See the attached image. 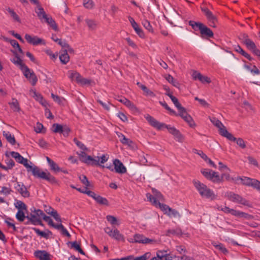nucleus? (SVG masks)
Returning <instances> with one entry per match:
<instances>
[{"label": "nucleus", "instance_id": "obj_45", "mask_svg": "<svg viewBox=\"0 0 260 260\" xmlns=\"http://www.w3.org/2000/svg\"><path fill=\"white\" fill-rule=\"evenodd\" d=\"M63 126L58 123H54L52 126V131L55 133H61Z\"/></svg>", "mask_w": 260, "mask_h": 260}, {"label": "nucleus", "instance_id": "obj_60", "mask_svg": "<svg viewBox=\"0 0 260 260\" xmlns=\"http://www.w3.org/2000/svg\"><path fill=\"white\" fill-rule=\"evenodd\" d=\"M194 100L198 101L200 104L203 107H207L209 105L208 103L204 99H201L198 97H195Z\"/></svg>", "mask_w": 260, "mask_h": 260}, {"label": "nucleus", "instance_id": "obj_36", "mask_svg": "<svg viewBox=\"0 0 260 260\" xmlns=\"http://www.w3.org/2000/svg\"><path fill=\"white\" fill-rule=\"evenodd\" d=\"M108 156L107 154H103L101 156H95L93 158L99 160V164H91V166H101L102 164L106 162L108 159Z\"/></svg>", "mask_w": 260, "mask_h": 260}, {"label": "nucleus", "instance_id": "obj_23", "mask_svg": "<svg viewBox=\"0 0 260 260\" xmlns=\"http://www.w3.org/2000/svg\"><path fill=\"white\" fill-rule=\"evenodd\" d=\"M240 181V183L242 184L243 185L248 186H252L254 187L255 181H256V179H252L249 177H237L235 181Z\"/></svg>", "mask_w": 260, "mask_h": 260}, {"label": "nucleus", "instance_id": "obj_7", "mask_svg": "<svg viewBox=\"0 0 260 260\" xmlns=\"http://www.w3.org/2000/svg\"><path fill=\"white\" fill-rule=\"evenodd\" d=\"M68 76L72 81H75L82 86L89 85L92 82L91 80L83 78L79 73L75 71H69Z\"/></svg>", "mask_w": 260, "mask_h": 260}, {"label": "nucleus", "instance_id": "obj_35", "mask_svg": "<svg viewBox=\"0 0 260 260\" xmlns=\"http://www.w3.org/2000/svg\"><path fill=\"white\" fill-rule=\"evenodd\" d=\"M12 62L15 64L17 65L19 69L22 70V69L25 67L26 66L23 62L22 60L18 56L14 57L12 60Z\"/></svg>", "mask_w": 260, "mask_h": 260}, {"label": "nucleus", "instance_id": "obj_57", "mask_svg": "<svg viewBox=\"0 0 260 260\" xmlns=\"http://www.w3.org/2000/svg\"><path fill=\"white\" fill-rule=\"evenodd\" d=\"M83 5L87 9H91L93 6L92 0H83Z\"/></svg>", "mask_w": 260, "mask_h": 260}, {"label": "nucleus", "instance_id": "obj_40", "mask_svg": "<svg viewBox=\"0 0 260 260\" xmlns=\"http://www.w3.org/2000/svg\"><path fill=\"white\" fill-rule=\"evenodd\" d=\"M12 192V190L10 187L2 186L1 187V189L0 190V194H3L5 197H7Z\"/></svg>", "mask_w": 260, "mask_h": 260}, {"label": "nucleus", "instance_id": "obj_39", "mask_svg": "<svg viewBox=\"0 0 260 260\" xmlns=\"http://www.w3.org/2000/svg\"><path fill=\"white\" fill-rule=\"evenodd\" d=\"M11 108L15 112L20 110L18 102L16 99H13L12 102L9 103Z\"/></svg>", "mask_w": 260, "mask_h": 260}, {"label": "nucleus", "instance_id": "obj_55", "mask_svg": "<svg viewBox=\"0 0 260 260\" xmlns=\"http://www.w3.org/2000/svg\"><path fill=\"white\" fill-rule=\"evenodd\" d=\"M235 140H231L232 141H236L237 144L241 148L244 149L246 147V144L244 141L241 138L237 139L235 137Z\"/></svg>", "mask_w": 260, "mask_h": 260}, {"label": "nucleus", "instance_id": "obj_38", "mask_svg": "<svg viewBox=\"0 0 260 260\" xmlns=\"http://www.w3.org/2000/svg\"><path fill=\"white\" fill-rule=\"evenodd\" d=\"M29 94L32 97H34L37 101L41 103L42 104H43L42 102L43 97L42 96V95L40 94L37 93L35 90L31 89L29 91Z\"/></svg>", "mask_w": 260, "mask_h": 260}, {"label": "nucleus", "instance_id": "obj_43", "mask_svg": "<svg viewBox=\"0 0 260 260\" xmlns=\"http://www.w3.org/2000/svg\"><path fill=\"white\" fill-rule=\"evenodd\" d=\"M71 247L74 248L75 250L78 251L81 254L85 255V253L81 248L80 244H78L76 241H74L71 243Z\"/></svg>", "mask_w": 260, "mask_h": 260}, {"label": "nucleus", "instance_id": "obj_33", "mask_svg": "<svg viewBox=\"0 0 260 260\" xmlns=\"http://www.w3.org/2000/svg\"><path fill=\"white\" fill-rule=\"evenodd\" d=\"M46 159L52 171L57 172L61 171L60 168L54 161L48 157H46Z\"/></svg>", "mask_w": 260, "mask_h": 260}, {"label": "nucleus", "instance_id": "obj_21", "mask_svg": "<svg viewBox=\"0 0 260 260\" xmlns=\"http://www.w3.org/2000/svg\"><path fill=\"white\" fill-rule=\"evenodd\" d=\"M191 77L193 80H199L203 84L210 83L211 82L210 78L206 76L203 75L200 72L196 71H193Z\"/></svg>", "mask_w": 260, "mask_h": 260}, {"label": "nucleus", "instance_id": "obj_22", "mask_svg": "<svg viewBox=\"0 0 260 260\" xmlns=\"http://www.w3.org/2000/svg\"><path fill=\"white\" fill-rule=\"evenodd\" d=\"M44 211L48 214L50 215L57 222L61 221V218L55 209L49 206L44 205Z\"/></svg>", "mask_w": 260, "mask_h": 260}, {"label": "nucleus", "instance_id": "obj_4", "mask_svg": "<svg viewBox=\"0 0 260 260\" xmlns=\"http://www.w3.org/2000/svg\"><path fill=\"white\" fill-rule=\"evenodd\" d=\"M26 169L28 172H31L32 175L36 177L43 179L50 182H54L55 180V178L49 172L42 171L36 166L29 165Z\"/></svg>", "mask_w": 260, "mask_h": 260}, {"label": "nucleus", "instance_id": "obj_5", "mask_svg": "<svg viewBox=\"0 0 260 260\" xmlns=\"http://www.w3.org/2000/svg\"><path fill=\"white\" fill-rule=\"evenodd\" d=\"M38 17L42 22H46L55 31L57 30V25L52 18L47 15L44 9L41 7H38L36 10Z\"/></svg>", "mask_w": 260, "mask_h": 260}, {"label": "nucleus", "instance_id": "obj_53", "mask_svg": "<svg viewBox=\"0 0 260 260\" xmlns=\"http://www.w3.org/2000/svg\"><path fill=\"white\" fill-rule=\"evenodd\" d=\"M5 222L6 223L7 226L11 228L13 230V232H15L17 230V229L15 226V225L12 220L10 218H8L5 220Z\"/></svg>", "mask_w": 260, "mask_h": 260}, {"label": "nucleus", "instance_id": "obj_62", "mask_svg": "<svg viewBox=\"0 0 260 260\" xmlns=\"http://www.w3.org/2000/svg\"><path fill=\"white\" fill-rule=\"evenodd\" d=\"M247 159H248L250 164L252 165L255 167H258V162L254 158H253L251 156H248L247 157Z\"/></svg>", "mask_w": 260, "mask_h": 260}, {"label": "nucleus", "instance_id": "obj_6", "mask_svg": "<svg viewBox=\"0 0 260 260\" xmlns=\"http://www.w3.org/2000/svg\"><path fill=\"white\" fill-rule=\"evenodd\" d=\"M211 122L218 128L220 135L229 140H235V137L233 135L229 133L224 125L222 122L215 117H212L210 118Z\"/></svg>", "mask_w": 260, "mask_h": 260}, {"label": "nucleus", "instance_id": "obj_48", "mask_svg": "<svg viewBox=\"0 0 260 260\" xmlns=\"http://www.w3.org/2000/svg\"><path fill=\"white\" fill-rule=\"evenodd\" d=\"M86 23L88 28L91 30H93L96 28V23L95 22L91 19H87L85 20Z\"/></svg>", "mask_w": 260, "mask_h": 260}, {"label": "nucleus", "instance_id": "obj_12", "mask_svg": "<svg viewBox=\"0 0 260 260\" xmlns=\"http://www.w3.org/2000/svg\"><path fill=\"white\" fill-rule=\"evenodd\" d=\"M226 197L230 201L233 202L244 206H249V202L238 194H236L233 192H229L227 193Z\"/></svg>", "mask_w": 260, "mask_h": 260}, {"label": "nucleus", "instance_id": "obj_30", "mask_svg": "<svg viewBox=\"0 0 260 260\" xmlns=\"http://www.w3.org/2000/svg\"><path fill=\"white\" fill-rule=\"evenodd\" d=\"M167 95L171 99L175 107L177 108L179 112L184 109L179 103L177 98L173 96L172 93H167Z\"/></svg>", "mask_w": 260, "mask_h": 260}, {"label": "nucleus", "instance_id": "obj_58", "mask_svg": "<svg viewBox=\"0 0 260 260\" xmlns=\"http://www.w3.org/2000/svg\"><path fill=\"white\" fill-rule=\"evenodd\" d=\"M80 180L81 182L86 186L85 187H87V186H89V182L88 181L87 177L85 175H81L79 177Z\"/></svg>", "mask_w": 260, "mask_h": 260}, {"label": "nucleus", "instance_id": "obj_42", "mask_svg": "<svg viewBox=\"0 0 260 260\" xmlns=\"http://www.w3.org/2000/svg\"><path fill=\"white\" fill-rule=\"evenodd\" d=\"M6 10L9 13L11 16L13 18V19L17 22H20V19L18 16V15L14 11L13 9L10 8V7H8L6 9Z\"/></svg>", "mask_w": 260, "mask_h": 260}, {"label": "nucleus", "instance_id": "obj_31", "mask_svg": "<svg viewBox=\"0 0 260 260\" xmlns=\"http://www.w3.org/2000/svg\"><path fill=\"white\" fill-rule=\"evenodd\" d=\"M52 39L54 41L57 42L59 45H60L63 48L68 49L69 51L70 50L72 51V49L70 47L69 45L66 41H62L61 39L57 38L55 35L52 36Z\"/></svg>", "mask_w": 260, "mask_h": 260}, {"label": "nucleus", "instance_id": "obj_26", "mask_svg": "<svg viewBox=\"0 0 260 260\" xmlns=\"http://www.w3.org/2000/svg\"><path fill=\"white\" fill-rule=\"evenodd\" d=\"M118 101L124 104L133 112H138L139 110L136 106L134 105V104L125 98H121L120 99H118Z\"/></svg>", "mask_w": 260, "mask_h": 260}, {"label": "nucleus", "instance_id": "obj_25", "mask_svg": "<svg viewBox=\"0 0 260 260\" xmlns=\"http://www.w3.org/2000/svg\"><path fill=\"white\" fill-rule=\"evenodd\" d=\"M14 187L23 197L27 198L29 196V192L22 183L17 182Z\"/></svg>", "mask_w": 260, "mask_h": 260}, {"label": "nucleus", "instance_id": "obj_28", "mask_svg": "<svg viewBox=\"0 0 260 260\" xmlns=\"http://www.w3.org/2000/svg\"><path fill=\"white\" fill-rule=\"evenodd\" d=\"M231 214L236 217L243 218L246 219H251L253 218V216L251 215L239 210H236L233 209H232Z\"/></svg>", "mask_w": 260, "mask_h": 260}, {"label": "nucleus", "instance_id": "obj_15", "mask_svg": "<svg viewBox=\"0 0 260 260\" xmlns=\"http://www.w3.org/2000/svg\"><path fill=\"white\" fill-rule=\"evenodd\" d=\"M79 156L80 160L86 164L88 165H91V164H99V161L96 159L93 158L91 156L87 155L84 151H81L80 153H77Z\"/></svg>", "mask_w": 260, "mask_h": 260}, {"label": "nucleus", "instance_id": "obj_47", "mask_svg": "<svg viewBox=\"0 0 260 260\" xmlns=\"http://www.w3.org/2000/svg\"><path fill=\"white\" fill-rule=\"evenodd\" d=\"M16 160L18 162L23 165L26 168H27L29 165L28 162V159L24 158L21 155L18 157V158H17V159H16Z\"/></svg>", "mask_w": 260, "mask_h": 260}, {"label": "nucleus", "instance_id": "obj_63", "mask_svg": "<svg viewBox=\"0 0 260 260\" xmlns=\"http://www.w3.org/2000/svg\"><path fill=\"white\" fill-rule=\"evenodd\" d=\"M42 219H43L45 221L47 222L50 226L53 224V221L52 219L49 216H46L44 213V215L42 216Z\"/></svg>", "mask_w": 260, "mask_h": 260}, {"label": "nucleus", "instance_id": "obj_50", "mask_svg": "<svg viewBox=\"0 0 260 260\" xmlns=\"http://www.w3.org/2000/svg\"><path fill=\"white\" fill-rule=\"evenodd\" d=\"M106 219L112 225H119V223L117 222L116 218L112 215H107Z\"/></svg>", "mask_w": 260, "mask_h": 260}, {"label": "nucleus", "instance_id": "obj_52", "mask_svg": "<svg viewBox=\"0 0 260 260\" xmlns=\"http://www.w3.org/2000/svg\"><path fill=\"white\" fill-rule=\"evenodd\" d=\"M150 256L151 253L150 252H146L141 256L136 257H133V260H147L150 257Z\"/></svg>", "mask_w": 260, "mask_h": 260}, {"label": "nucleus", "instance_id": "obj_2", "mask_svg": "<svg viewBox=\"0 0 260 260\" xmlns=\"http://www.w3.org/2000/svg\"><path fill=\"white\" fill-rule=\"evenodd\" d=\"M192 183L196 189L202 197L213 200L216 198L214 191L209 188L206 185L198 180H193Z\"/></svg>", "mask_w": 260, "mask_h": 260}, {"label": "nucleus", "instance_id": "obj_41", "mask_svg": "<svg viewBox=\"0 0 260 260\" xmlns=\"http://www.w3.org/2000/svg\"><path fill=\"white\" fill-rule=\"evenodd\" d=\"M4 39L7 41H9L11 45L14 48H17L18 49V51L20 52V53H22V49H21L18 43L15 40H9L7 38H4Z\"/></svg>", "mask_w": 260, "mask_h": 260}, {"label": "nucleus", "instance_id": "obj_54", "mask_svg": "<svg viewBox=\"0 0 260 260\" xmlns=\"http://www.w3.org/2000/svg\"><path fill=\"white\" fill-rule=\"evenodd\" d=\"M16 218L20 221H23L25 218L23 210H19L16 215Z\"/></svg>", "mask_w": 260, "mask_h": 260}, {"label": "nucleus", "instance_id": "obj_27", "mask_svg": "<svg viewBox=\"0 0 260 260\" xmlns=\"http://www.w3.org/2000/svg\"><path fill=\"white\" fill-rule=\"evenodd\" d=\"M114 170L115 172L119 174H124L126 172V168L123 164L118 159H115L113 161Z\"/></svg>", "mask_w": 260, "mask_h": 260}, {"label": "nucleus", "instance_id": "obj_56", "mask_svg": "<svg viewBox=\"0 0 260 260\" xmlns=\"http://www.w3.org/2000/svg\"><path fill=\"white\" fill-rule=\"evenodd\" d=\"M74 142L77 145V146L82 150H87V147L84 145V144H83L81 142L78 140L76 138L74 139Z\"/></svg>", "mask_w": 260, "mask_h": 260}, {"label": "nucleus", "instance_id": "obj_17", "mask_svg": "<svg viewBox=\"0 0 260 260\" xmlns=\"http://www.w3.org/2000/svg\"><path fill=\"white\" fill-rule=\"evenodd\" d=\"M152 191L154 196L152 195L150 193H148L146 194V197L147 200L156 207V205L154 203V200H155L157 202H159V201H162L163 200L162 195L156 189H153Z\"/></svg>", "mask_w": 260, "mask_h": 260}, {"label": "nucleus", "instance_id": "obj_32", "mask_svg": "<svg viewBox=\"0 0 260 260\" xmlns=\"http://www.w3.org/2000/svg\"><path fill=\"white\" fill-rule=\"evenodd\" d=\"M3 134L9 143L13 145L15 144L16 140L15 137L14 135H12L9 132L3 131Z\"/></svg>", "mask_w": 260, "mask_h": 260}, {"label": "nucleus", "instance_id": "obj_13", "mask_svg": "<svg viewBox=\"0 0 260 260\" xmlns=\"http://www.w3.org/2000/svg\"><path fill=\"white\" fill-rule=\"evenodd\" d=\"M23 74L33 86L35 85L38 81V78L34 71L29 69L28 67H23L21 70Z\"/></svg>", "mask_w": 260, "mask_h": 260}, {"label": "nucleus", "instance_id": "obj_14", "mask_svg": "<svg viewBox=\"0 0 260 260\" xmlns=\"http://www.w3.org/2000/svg\"><path fill=\"white\" fill-rule=\"evenodd\" d=\"M104 231L111 238L116 240L123 241L124 239L123 236L120 234V232L117 229H111L109 227H106L104 229Z\"/></svg>", "mask_w": 260, "mask_h": 260}, {"label": "nucleus", "instance_id": "obj_3", "mask_svg": "<svg viewBox=\"0 0 260 260\" xmlns=\"http://www.w3.org/2000/svg\"><path fill=\"white\" fill-rule=\"evenodd\" d=\"M189 25L195 31L200 30L201 37L202 38L208 39L212 38L214 34L213 31L206 25L200 22L189 21Z\"/></svg>", "mask_w": 260, "mask_h": 260}, {"label": "nucleus", "instance_id": "obj_19", "mask_svg": "<svg viewBox=\"0 0 260 260\" xmlns=\"http://www.w3.org/2000/svg\"><path fill=\"white\" fill-rule=\"evenodd\" d=\"M202 10L210 23V25L214 27H215V23L217 22L216 17L208 8H202Z\"/></svg>", "mask_w": 260, "mask_h": 260}, {"label": "nucleus", "instance_id": "obj_1", "mask_svg": "<svg viewBox=\"0 0 260 260\" xmlns=\"http://www.w3.org/2000/svg\"><path fill=\"white\" fill-rule=\"evenodd\" d=\"M145 118L152 126L154 127L157 129L162 130L164 128H166L168 129V132L170 134L176 137L177 138H179L181 137V135L180 134L179 131L177 130L175 127L171 126L170 125H167L164 123H161L148 114L146 115L145 116Z\"/></svg>", "mask_w": 260, "mask_h": 260}, {"label": "nucleus", "instance_id": "obj_37", "mask_svg": "<svg viewBox=\"0 0 260 260\" xmlns=\"http://www.w3.org/2000/svg\"><path fill=\"white\" fill-rule=\"evenodd\" d=\"M32 229L38 235L46 239L49 237V235L51 234V232L49 231H47V232L41 231L39 229L36 228H33Z\"/></svg>", "mask_w": 260, "mask_h": 260}, {"label": "nucleus", "instance_id": "obj_8", "mask_svg": "<svg viewBox=\"0 0 260 260\" xmlns=\"http://www.w3.org/2000/svg\"><path fill=\"white\" fill-rule=\"evenodd\" d=\"M30 213L27 218L34 224H41L42 216L44 212L40 209H36L32 207L30 209Z\"/></svg>", "mask_w": 260, "mask_h": 260}, {"label": "nucleus", "instance_id": "obj_10", "mask_svg": "<svg viewBox=\"0 0 260 260\" xmlns=\"http://www.w3.org/2000/svg\"><path fill=\"white\" fill-rule=\"evenodd\" d=\"M201 172L206 179L214 183H219L221 182V179L217 172L209 169H202Z\"/></svg>", "mask_w": 260, "mask_h": 260}, {"label": "nucleus", "instance_id": "obj_61", "mask_svg": "<svg viewBox=\"0 0 260 260\" xmlns=\"http://www.w3.org/2000/svg\"><path fill=\"white\" fill-rule=\"evenodd\" d=\"M98 102L102 106V107L106 110L109 111L110 110V103L108 102L105 103L103 102L101 100H98Z\"/></svg>", "mask_w": 260, "mask_h": 260}, {"label": "nucleus", "instance_id": "obj_20", "mask_svg": "<svg viewBox=\"0 0 260 260\" xmlns=\"http://www.w3.org/2000/svg\"><path fill=\"white\" fill-rule=\"evenodd\" d=\"M243 42L246 45V47L254 54L257 52V51L259 50V49L256 47L254 42L252 40L250 39L247 35L244 37Z\"/></svg>", "mask_w": 260, "mask_h": 260}, {"label": "nucleus", "instance_id": "obj_24", "mask_svg": "<svg viewBox=\"0 0 260 260\" xmlns=\"http://www.w3.org/2000/svg\"><path fill=\"white\" fill-rule=\"evenodd\" d=\"M34 255L39 260H51V255L45 250H38L34 252Z\"/></svg>", "mask_w": 260, "mask_h": 260}, {"label": "nucleus", "instance_id": "obj_44", "mask_svg": "<svg viewBox=\"0 0 260 260\" xmlns=\"http://www.w3.org/2000/svg\"><path fill=\"white\" fill-rule=\"evenodd\" d=\"M142 24L143 26L148 30L149 32H153V29L150 23L147 19H144L142 21Z\"/></svg>", "mask_w": 260, "mask_h": 260}, {"label": "nucleus", "instance_id": "obj_11", "mask_svg": "<svg viewBox=\"0 0 260 260\" xmlns=\"http://www.w3.org/2000/svg\"><path fill=\"white\" fill-rule=\"evenodd\" d=\"M128 241L131 243H138L143 244L152 243L154 242V240L148 238L143 235L140 234H135L132 238H128Z\"/></svg>", "mask_w": 260, "mask_h": 260}, {"label": "nucleus", "instance_id": "obj_59", "mask_svg": "<svg viewBox=\"0 0 260 260\" xmlns=\"http://www.w3.org/2000/svg\"><path fill=\"white\" fill-rule=\"evenodd\" d=\"M70 131V128L67 125H64L62 128L61 133H62L64 137H68Z\"/></svg>", "mask_w": 260, "mask_h": 260}, {"label": "nucleus", "instance_id": "obj_34", "mask_svg": "<svg viewBox=\"0 0 260 260\" xmlns=\"http://www.w3.org/2000/svg\"><path fill=\"white\" fill-rule=\"evenodd\" d=\"M94 200L97 203L102 205L108 206L109 205V201L106 198H104L99 194H96Z\"/></svg>", "mask_w": 260, "mask_h": 260}, {"label": "nucleus", "instance_id": "obj_64", "mask_svg": "<svg viewBox=\"0 0 260 260\" xmlns=\"http://www.w3.org/2000/svg\"><path fill=\"white\" fill-rule=\"evenodd\" d=\"M123 140L121 142L123 144L127 145L128 146H132L133 144V141L126 137H123Z\"/></svg>", "mask_w": 260, "mask_h": 260}, {"label": "nucleus", "instance_id": "obj_46", "mask_svg": "<svg viewBox=\"0 0 260 260\" xmlns=\"http://www.w3.org/2000/svg\"><path fill=\"white\" fill-rule=\"evenodd\" d=\"M166 79L171 84H172L174 86L176 87H178L179 84V83L175 80L173 76H172L170 75H168L166 77Z\"/></svg>", "mask_w": 260, "mask_h": 260}, {"label": "nucleus", "instance_id": "obj_9", "mask_svg": "<svg viewBox=\"0 0 260 260\" xmlns=\"http://www.w3.org/2000/svg\"><path fill=\"white\" fill-rule=\"evenodd\" d=\"M154 203L156 205V207L160 208L164 213L168 216L170 217H180L179 213L177 210L170 208L169 206L157 202L155 200H154Z\"/></svg>", "mask_w": 260, "mask_h": 260}, {"label": "nucleus", "instance_id": "obj_18", "mask_svg": "<svg viewBox=\"0 0 260 260\" xmlns=\"http://www.w3.org/2000/svg\"><path fill=\"white\" fill-rule=\"evenodd\" d=\"M182 119L186 121L190 127H194L196 125L191 116L188 114L184 108L179 112L178 114Z\"/></svg>", "mask_w": 260, "mask_h": 260}, {"label": "nucleus", "instance_id": "obj_29", "mask_svg": "<svg viewBox=\"0 0 260 260\" xmlns=\"http://www.w3.org/2000/svg\"><path fill=\"white\" fill-rule=\"evenodd\" d=\"M65 50L62 51V52L61 53L60 55H59V59L60 61L63 63V64H66L69 61L70 59V57L67 53V51L69 52H73V50H69L68 49L64 48Z\"/></svg>", "mask_w": 260, "mask_h": 260}, {"label": "nucleus", "instance_id": "obj_51", "mask_svg": "<svg viewBox=\"0 0 260 260\" xmlns=\"http://www.w3.org/2000/svg\"><path fill=\"white\" fill-rule=\"evenodd\" d=\"M51 97L54 102L58 103L59 105L63 104V102L64 101V99L63 98H60L57 95H55L53 93H51Z\"/></svg>", "mask_w": 260, "mask_h": 260}, {"label": "nucleus", "instance_id": "obj_49", "mask_svg": "<svg viewBox=\"0 0 260 260\" xmlns=\"http://www.w3.org/2000/svg\"><path fill=\"white\" fill-rule=\"evenodd\" d=\"M15 206L16 208L21 210H26V206L25 204L21 201H17V202L15 203Z\"/></svg>", "mask_w": 260, "mask_h": 260}, {"label": "nucleus", "instance_id": "obj_16", "mask_svg": "<svg viewBox=\"0 0 260 260\" xmlns=\"http://www.w3.org/2000/svg\"><path fill=\"white\" fill-rule=\"evenodd\" d=\"M24 37L27 42L32 45L37 46L39 44L45 45L46 44V42L43 39L36 36H31L29 34H26Z\"/></svg>", "mask_w": 260, "mask_h": 260}]
</instances>
